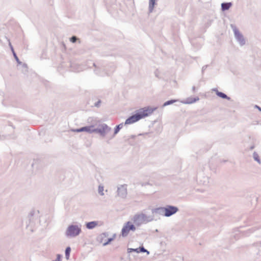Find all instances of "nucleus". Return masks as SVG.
<instances>
[{
  "instance_id": "nucleus-26",
  "label": "nucleus",
  "mask_w": 261,
  "mask_h": 261,
  "mask_svg": "<svg viewBox=\"0 0 261 261\" xmlns=\"http://www.w3.org/2000/svg\"><path fill=\"white\" fill-rule=\"evenodd\" d=\"M154 75H155V76L156 77L161 78V77H160V71L158 69H156V70H155V71H154Z\"/></svg>"
},
{
  "instance_id": "nucleus-2",
  "label": "nucleus",
  "mask_w": 261,
  "mask_h": 261,
  "mask_svg": "<svg viewBox=\"0 0 261 261\" xmlns=\"http://www.w3.org/2000/svg\"><path fill=\"white\" fill-rule=\"evenodd\" d=\"M153 216L151 215H147L141 212L135 214L132 218V221L136 226H140L143 224H146L153 220Z\"/></svg>"
},
{
  "instance_id": "nucleus-35",
  "label": "nucleus",
  "mask_w": 261,
  "mask_h": 261,
  "mask_svg": "<svg viewBox=\"0 0 261 261\" xmlns=\"http://www.w3.org/2000/svg\"><path fill=\"white\" fill-rule=\"evenodd\" d=\"M206 66H205V67L203 66V67H202V71H203L204 70H205V68H206Z\"/></svg>"
},
{
  "instance_id": "nucleus-5",
  "label": "nucleus",
  "mask_w": 261,
  "mask_h": 261,
  "mask_svg": "<svg viewBox=\"0 0 261 261\" xmlns=\"http://www.w3.org/2000/svg\"><path fill=\"white\" fill-rule=\"evenodd\" d=\"M136 230V226L132 221L125 223L121 230V235L125 238L128 236L130 232H134Z\"/></svg>"
},
{
  "instance_id": "nucleus-25",
  "label": "nucleus",
  "mask_w": 261,
  "mask_h": 261,
  "mask_svg": "<svg viewBox=\"0 0 261 261\" xmlns=\"http://www.w3.org/2000/svg\"><path fill=\"white\" fill-rule=\"evenodd\" d=\"M114 240V238L108 239V241L103 244V246H107L110 243Z\"/></svg>"
},
{
  "instance_id": "nucleus-7",
  "label": "nucleus",
  "mask_w": 261,
  "mask_h": 261,
  "mask_svg": "<svg viewBox=\"0 0 261 261\" xmlns=\"http://www.w3.org/2000/svg\"><path fill=\"white\" fill-rule=\"evenodd\" d=\"M39 217V211L32 210L31 211L28 217L27 220L29 221V224L28 225V227L30 225L31 227V230L33 231L32 226L35 224L36 221H38Z\"/></svg>"
},
{
  "instance_id": "nucleus-30",
  "label": "nucleus",
  "mask_w": 261,
  "mask_h": 261,
  "mask_svg": "<svg viewBox=\"0 0 261 261\" xmlns=\"http://www.w3.org/2000/svg\"><path fill=\"white\" fill-rule=\"evenodd\" d=\"M254 107L256 109H257L259 111L261 112V108H260L259 106L255 105Z\"/></svg>"
},
{
  "instance_id": "nucleus-18",
  "label": "nucleus",
  "mask_w": 261,
  "mask_h": 261,
  "mask_svg": "<svg viewBox=\"0 0 261 261\" xmlns=\"http://www.w3.org/2000/svg\"><path fill=\"white\" fill-rule=\"evenodd\" d=\"M253 158L255 161H256L259 164H260L261 162L259 159V155L256 152H254L253 153Z\"/></svg>"
},
{
  "instance_id": "nucleus-9",
  "label": "nucleus",
  "mask_w": 261,
  "mask_h": 261,
  "mask_svg": "<svg viewBox=\"0 0 261 261\" xmlns=\"http://www.w3.org/2000/svg\"><path fill=\"white\" fill-rule=\"evenodd\" d=\"M117 196L123 199L126 198L127 194V185H122L118 186L117 187Z\"/></svg>"
},
{
  "instance_id": "nucleus-34",
  "label": "nucleus",
  "mask_w": 261,
  "mask_h": 261,
  "mask_svg": "<svg viewBox=\"0 0 261 261\" xmlns=\"http://www.w3.org/2000/svg\"><path fill=\"white\" fill-rule=\"evenodd\" d=\"M100 102V101H98V102L95 105V106H96V107H98V105H99V103Z\"/></svg>"
},
{
  "instance_id": "nucleus-28",
  "label": "nucleus",
  "mask_w": 261,
  "mask_h": 261,
  "mask_svg": "<svg viewBox=\"0 0 261 261\" xmlns=\"http://www.w3.org/2000/svg\"><path fill=\"white\" fill-rule=\"evenodd\" d=\"M204 181L202 184L206 185L208 182V178L207 177H204Z\"/></svg>"
},
{
  "instance_id": "nucleus-32",
  "label": "nucleus",
  "mask_w": 261,
  "mask_h": 261,
  "mask_svg": "<svg viewBox=\"0 0 261 261\" xmlns=\"http://www.w3.org/2000/svg\"><path fill=\"white\" fill-rule=\"evenodd\" d=\"M195 90H196V87L195 86H193L192 87V90H193V92H194L195 91Z\"/></svg>"
},
{
  "instance_id": "nucleus-31",
  "label": "nucleus",
  "mask_w": 261,
  "mask_h": 261,
  "mask_svg": "<svg viewBox=\"0 0 261 261\" xmlns=\"http://www.w3.org/2000/svg\"><path fill=\"white\" fill-rule=\"evenodd\" d=\"M10 46L11 47V50L12 51V53L13 54V51H14V49H13L12 46L11 45V43H10Z\"/></svg>"
},
{
  "instance_id": "nucleus-21",
  "label": "nucleus",
  "mask_w": 261,
  "mask_h": 261,
  "mask_svg": "<svg viewBox=\"0 0 261 261\" xmlns=\"http://www.w3.org/2000/svg\"><path fill=\"white\" fill-rule=\"evenodd\" d=\"M177 100H168L166 102H165L164 104H163V107H166L167 106H168V105H171L172 103H173L174 102H175V101H176Z\"/></svg>"
},
{
  "instance_id": "nucleus-3",
  "label": "nucleus",
  "mask_w": 261,
  "mask_h": 261,
  "mask_svg": "<svg viewBox=\"0 0 261 261\" xmlns=\"http://www.w3.org/2000/svg\"><path fill=\"white\" fill-rule=\"evenodd\" d=\"M94 123H97V128H94V133L99 134L102 137H105L111 130V128L105 123H100L99 121L94 120Z\"/></svg>"
},
{
  "instance_id": "nucleus-16",
  "label": "nucleus",
  "mask_w": 261,
  "mask_h": 261,
  "mask_svg": "<svg viewBox=\"0 0 261 261\" xmlns=\"http://www.w3.org/2000/svg\"><path fill=\"white\" fill-rule=\"evenodd\" d=\"M232 4L230 2L228 3H223L221 4V10L223 11L228 10L231 6Z\"/></svg>"
},
{
  "instance_id": "nucleus-22",
  "label": "nucleus",
  "mask_w": 261,
  "mask_h": 261,
  "mask_svg": "<svg viewBox=\"0 0 261 261\" xmlns=\"http://www.w3.org/2000/svg\"><path fill=\"white\" fill-rule=\"evenodd\" d=\"M136 252L137 253H139L140 252L139 248H136V249H133V248H128L127 249V252L128 253H130V252Z\"/></svg>"
},
{
  "instance_id": "nucleus-10",
  "label": "nucleus",
  "mask_w": 261,
  "mask_h": 261,
  "mask_svg": "<svg viewBox=\"0 0 261 261\" xmlns=\"http://www.w3.org/2000/svg\"><path fill=\"white\" fill-rule=\"evenodd\" d=\"M165 217H169L175 214L178 211V208L176 206L167 205L165 206Z\"/></svg>"
},
{
  "instance_id": "nucleus-29",
  "label": "nucleus",
  "mask_w": 261,
  "mask_h": 261,
  "mask_svg": "<svg viewBox=\"0 0 261 261\" xmlns=\"http://www.w3.org/2000/svg\"><path fill=\"white\" fill-rule=\"evenodd\" d=\"M61 256H62L61 255L58 254L56 261H60V259H61Z\"/></svg>"
},
{
  "instance_id": "nucleus-33",
  "label": "nucleus",
  "mask_w": 261,
  "mask_h": 261,
  "mask_svg": "<svg viewBox=\"0 0 261 261\" xmlns=\"http://www.w3.org/2000/svg\"><path fill=\"white\" fill-rule=\"evenodd\" d=\"M23 67H25V68H27V65L26 64H23Z\"/></svg>"
},
{
  "instance_id": "nucleus-4",
  "label": "nucleus",
  "mask_w": 261,
  "mask_h": 261,
  "mask_svg": "<svg viewBox=\"0 0 261 261\" xmlns=\"http://www.w3.org/2000/svg\"><path fill=\"white\" fill-rule=\"evenodd\" d=\"M81 225H70L67 227L65 235L67 237L74 238L79 236L82 232Z\"/></svg>"
},
{
  "instance_id": "nucleus-14",
  "label": "nucleus",
  "mask_w": 261,
  "mask_h": 261,
  "mask_svg": "<svg viewBox=\"0 0 261 261\" xmlns=\"http://www.w3.org/2000/svg\"><path fill=\"white\" fill-rule=\"evenodd\" d=\"M199 100V98L198 97L195 98L189 97L185 100L182 101L181 102L184 104H191L198 101Z\"/></svg>"
},
{
  "instance_id": "nucleus-23",
  "label": "nucleus",
  "mask_w": 261,
  "mask_h": 261,
  "mask_svg": "<svg viewBox=\"0 0 261 261\" xmlns=\"http://www.w3.org/2000/svg\"><path fill=\"white\" fill-rule=\"evenodd\" d=\"M139 251H140V252H146L147 254H149V252L148 250H147L146 249H145L143 247H140Z\"/></svg>"
},
{
  "instance_id": "nucleus-27",
  "label": "nucleus",
  "mask_w": 261,
  "mask_h": 261,
  "mask_svg": "<svg viewBox=\"0 0 261 261\" xmlns=\"http://www.w3.org/2000/svg\"><path fill=\"white\" fill-rule=\"evenodd\" d=\"M77 40V38L76 36H73L72 37H71L70 38V40L71 42L72 43H75L76 40Z\"/></svg>"
},
{
  "instance_id": "nucleus-1",
  "label": "nucleus",
  "mask_w": 261,
  "mask_h": 261,
  "mask_svg": "<svg viewBox=\"0 0 261 261\" xmlns=\"http://www.w3.org/2000/svg\"><path fill=\"white\" fill-rule=\"evenodd\" d=\"M156 109V108H152L150 107H145L140 109L137 111L135 114L126 119L125 124H130L135 123L140 119L150 115Z\"/></svg>"
},
{
  "instance_id": "nucleus-11",
  "label": "nucleus",
  "mask_w": 261,
  "mask_h": 261,
  "mask_svg": "<svg viewBox=\"0 0 261 261\" xmlns=\"http://www.w3.org/2000/svg\"><path fill=\"white\" fill-rule=\"evenodd\" d=\"M102 225V222L97 221H91L85 224L86 228L88 229H92L97 226H100Z\"/></svg>"
},
{
  "instance_id": "nucleus-8",
  "label": "nucleus",
  "mask_w": 261,
  "mask_h": 261,
  "mask_svg": "<svg viewBox=\"0 0 261 261\" xmlns=\"http://www.w3.org/2000/svg\"><path fill=\"white\" fill-rule=\"evenodd\" d=\"M97 125V123H94V120L92 124L90 126H86L82 127L81 128H77V129H71V131L72 132H76V133L86 132L89 134H92L94 133V126H95Z\"/></svg>"
},
{
  "instance_id": "nucleus-24",
  "label": "nucleus",
  "mask_w": 261,
  "mask_h": 261,
  "mask_svg": "<svg viewBox=\"0 0 261 261\" xmlns=\"http://www.w3.org/2000/svg\"><path fill=\"white\" fill-rule=\"evenodd\" d=\"M13 56L18 64H21L22 63V62L19 60L15 51H13Z\"/></svg>"
},
{
  "instance_id": "nucleus-19",
  "label": "nucleus",
  "mask_w": 261,
  "mask_h": 261,
  "mask_svg": "<svg viewBox=\"0 0 261 261\" xmlns=\"http://www.w3.org/2000/svg\"><path fill=\"white\" fill-rule=\"evenodd\" d=\"M70 251V247H67L65 249V257L67 260L69 259Z\"/></svg>"
},
{
  "instance_id": "nucleus-36",
  "label": "nucleus",
  "mask_w": 261,
  "mask_h": 261,
  "mask_svg": "<svg viewBox=\"0 0 261 261\" xmlns=\"http://www.w3.org/2000/svg\"><path fill=\"white\" fill-rule=\"evenodd\" d=\"M254 148V146H252L250 147V149H253Z\"/></svg>"
},
{
  "instance_id": "nucleus-6",
  "label": "nucleus",
  "mask_w": 261,
  "mask_h": 261,
  "mask_svg": "<svg viewBox=\"0 0 261 261\" xmlns=\"http://www.w3.org/2000/svg\"><path fill=\"white\" fill-rule=\"evenodd\" d=\"M230 27L233 31L234 38L239 45L241 46L244 45L246 43V39L243 35L234 24H231Z\"/></svg>"
},
{
  "instance_id": "nucleus-12",
  "label": "nucleus",
  "mask_w": 261,
  "mask_h": 261,
  "mask_svg": "<svg viewBox=\"0 0 261 261\" xmlns=\"http://www.w3.org/2000/svg\"><path fill=\"white\" fill-rule=\"evenodd\" d=\"M165 207H159L152 210V213L165 216Z\"/></svg>"
},
{
  "instance_id": "nucleus-17",
  "label": "nucleus",
  "mask_w": 261,
  "mask_h": 261,
  "mask_svg": "<svg viewBox=\"0 0 261 261\" xmlns=\"http://www.w3.org/2000/svg\"><path fill=\"white\" fill-rule=\"evenodd\" d=\"M123 126V124L122 123L116 126L113 136H115L119 132L120 129L122 128Z\"/></svg>"
},
{
  "instance_id": "nucleus-15",
  "label": "nucleus",
  "mask_w": 261,
  "mask_h": 261,
  "mask_svg": "<svg viewBox=\"0 0 261 261\" xmlns=\"http://www.w3.org/2000/svg\"><path fill=\"white\" fill-rule=\"evenodd\" d=\"M213 91H215L216 92V94H217V95L219 97L222 98L226 99L227 100H230V98L229 97L227 96L225 93H224L223 92H219L216 89H213Z\"/></svg>"
},
{
  "instance_id": "nucleus-20",
  "label": "nucleus",
  "mask_w": 261,
  "mask_h": 261,
  "mask_svg": "<svg viewBox=\"0 0 261 261\" xmlns=\"http://www.w3.org/2000/svg\"><path fill=\"white\" fill-rule=\"evenodd\" d=\"M103 191H104V187L102 185H99L98 186V193L100 195L103 196L105 194L103 193Z\"/></svg>"
},
{
  "instance_id": "nucleus-13",
  "label": "nucleus",
  "mask_w": 261,
  "mask_h": 261,
  "mask_svg": "<svg viewBox=\"0 0 261 261\" xmlns=\"http://www.w3.org/2000/svg\"><path fill=\"white\" fill-rule=\"evenodd\" d=\"M157 0H149L148 3V13H151L154 9L155 6L156 5Z\"/></svg>"
}]
</instances>
